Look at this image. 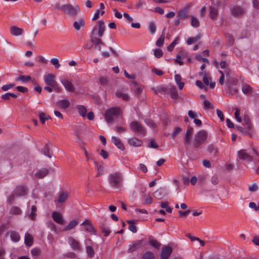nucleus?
<instances>
[{
    "label": "nucleus",
    "mask_w": 259,
    "mask_h": 259,
    "mask_svg": "<svg viewBox=\"0 0 259 259\" xmlns=\"http://www.w3.org/2000/svg\"><path fill=\"white\" fill-rule=\"evenodd\" d=\"M182 131L180 127H176L174 128V131L171 134V138L174 139L180 132Z\"/></svg>",
    "instance_id": "6e6d98bb"
},
{
    "label": "nucleus",
    "mask_w": 259,
    "mask_h": 259,
    "mask_svg": "<svg viewBox=\"0 0 259 259\" xmlns=\"http://www.w3.org/2000/svg\"><path fill=\"white\" fill-rule=\"evenodd\" d=\"M39 117L40 121L41 123H45L46 120L51 119V117L49 115H46L45 113L40 112L39 113Z\"/></svg>",
    "instance_id": "a19ab883"
},
{
    "label": "nucleus",
    "mask_w": 259,
    "mask_h": 259,
    "mask_svg": "<svg viewBox=\"0 0 259 259\" xmlns=\"http://www.w3.org/2000/svg\"><path fill=\"white\" fill-rule=\"evenodd\" d=\"M122 111L120 107H113L108 109L104 113V118L108 123L113 122L114 120L121 115Z\"/></svg>",
    "instance_id": "f03ea898"
},
{
    "label": "nucleus",
    "mask_w": 259,
    "mask_h": 259,
    "mask_svg": "<svg viewBox=\"0 0 259 259\" xmlns=\"http://www.w3.org/2000/svg\"><path fill=\"white\" fill-rule=\"evenodd\" d=\"M33 242V237L29 233L25 234V243L28 246H31Z\"/></svg>",
    "instance_id": "a878e982"
},
{
    "label": "nucleus",
    "mask_w": 259,
    "mask_h": 259,
    "mask_svg": "<svg viewBox=\"0 0 259 259\" xmlns=\"http://www.w3.org/2000/svg\"><path fill=\"white\" fill-rule=\"evenodd\" d=\"M115 95L117 97L121 98L125 101H128L130 99V97L128 96V95L126 93H124L121 90L117 91L115 93Z\"/></svg>",
    "instance_id": "393cba45"
},
{
    "label": "nucleus",
    "mask_w": 259,
    "mask_h": 259,
    "mask_svg": "<svg viewBox=\"0 0 259 259\" xmlns=\"http://www.w3.org/2000/svg\"><path fill=\"white\" fill-rule=\"evenodd\" d=\"M49 173V170L46 168H42L38 169L35 174V176L38 179H42L46 177Z\"/></svg>",
    "instance_id": "aec40b11"
},
{
    "label": "nucleus",
    "mask_w": 259,
    "mask_h": 259,
    "mask_svg": "<svg viewBox=\"0 0 259 259\" xmlns=\"http://www.w3.org/2000/svg\"><path fill=\"white\" fill-rule=\"evenodd\" d=\"M87 252L90 257H93L94 255V251L92 246H88L86 248Z\"/></svg>",
    "instance_id": "4d7b16f0"
},
{
    "label": "nucleus",
    "mask_w": 259,
    "mask_h": 259,
    "mask_svg": "<svg viewBox=\"0 0 259 259\" xmlns=\"http://www.w3.org/2000/svg\"><path fill=\"white\" fill-rule=\"evenodd\" d=\"M237 156L239 159L245 160L247 162H250L253 160L252 157L245 150H241L238 151Z\"/></svg>",
    "instance_id": "0eeeda50"
},
{
    "label": "nucleus",
    "mask_w": 259,
    "mask_h": 259,
    "mask_svg": "<svg viewBox=\"0 0 259 259\" xmlns=\"http://www.w3.org/2000/svg\"><path fill=\"white\" fill-rule=\"evenodd\" d=\"M242 120H243V124L247 129V131H250L251 128V125L249 118L247 116H244Z\"/></svg>",
    "instance_id": "79ce46f5"
},
{
    "label": "nucleus",
    "mask_w": 259,
    "mask_h": 259,
    "mask_svg": "<svg viewBox=\"0 0 259 259\" xmlns=\"http://www.w3.org/2000/svg\"><path fill=\"white\" fill-rule=\"evenodd\" d=\"M128 143L131 146H133L135 147H140L143 144V142L141 140L136 138L129 139L128 140Z\"/></svg>",
    "instance_id": "b1692460"
},
{
    "label": "nucleus",
    "mask_w": 259,
    "mask_h": 259,
    "mask_svg": "<svg viewBox=\"0 0 259 259\" xmlns=\"http://www.w3.org/2000/svg\"><path fill=\"white\" fill-rule=\"evenodd\" d=\"M219 182V177L217 175H214L211 179V182L213 185H217Z\"/></svg>",
    "instance_id": "774afa93"
},
{
    "label": "nucleus",
    "mask_w": 259,
    "mask_h": 259,
    "mask_svg": "<svg viewBox=\"0 0 259 259\" xmlns=\"http://www.w3.org/2000/svg\"><path fill=\"white\" fill-rule=\"evenodd\" d=\"M101 232L103 234L105 237L108 236L110 233L109 227L105 225H102L100 226Z\"/></svg>",
    "instance_id": "f704fd0d"
},
{
    "label": "nucleus",
    "mask_w": 259,
    "mask_h": 259,
    "mask_svg": "<svg viewBox=\"0 0 259 259\" xmlns=\"http://www.w3.org/2000/svg\"><path fill=\"white\" fill-rule=\"evenodd\" d=\"M10 32L13 35L19 36L23 33L24 30L21 28L14 26L11 27Z\"/></svg>",
    "instance_id": "5701e85b"
},
{
    "label": "nucleus",
    "mask_w": 259,
    "mask_h": 259,
    "mask_svg": "<svg viewBox=\"0 0 259 259\" xmlns=\"http://www.w3.org/2000/svg\"><path fill=\"white\" fill-rule=\"evenodd\" d=\"M50 150V144L48 143V144H46L45 147L42 149V152L44 155L48 156L49 158H51V155L50 154L49 152Z\"/></svg>",
    "instance_id": "3c124183"
},
{
    "label": "nucleus",
    "mask_w": 259,
    "mask_h": 259,
    "mask_svg": "<svg viewBox=\"0 0 259 259\" xmlns=\"http://www.w3.org/2000/svg\"><path fill=\"white\" fill-rule=\"evenodd\" d=\"M68 196V193L67 192H65L61 193L59 194L58 202L60 203L64 202L67 199Z\"/></svg>",
    "instance_id": "e433bc0d"
},
{
    "label": "nucleus",
    "mask_w": 259,
    "mask_h": 259,
    "mask_svg": "<svg viewBox=\"0 0 259 259\" xmlns=\"http://www.w3.org/2000/svg\"><path fill=\"white\" fill-rule=\"evenodd\" d=\"M130 126L133 131L139 136H145L146 131L144 127L137 121H132L130 123Z\"/></svg>",
    "instance_id": "39448f33"
},
{
    "label": "nucleus",
    "mask_w": 259,
    "mask_h": 259,
    "mask_svg": "<svg viewBox=\"0 0 259 259\" xmlns=\"http://www.w3.org/2000/svg\"><path fill=\"white\" fill-rule=\"evenodd\" d=\"M27 194V188L24 185H19L15 189V194L17 196H24Z\"/></svg>",
    "instance_id": "dca6fc26"
},
{
    "label": "nucleus",
    "mask_w": 259,
    "mask_h": 259,
    "mask_svg": "<svg viewBox=\"0 0 259 259\" xmlns=\"http://www.w3.org/2000/svg\"><path fill=\"white\" fill-rule=\"evenodd\" d=\"M61 82L67 91L70 92H73L74 91V86L71 81L68 79H64L61 80Z\"/></svg>",
    "instance_id": "2eb2a0df"
},
{
    "label": "nucleus",
    "mask_w": 259,
    "mask_h": 259,
    "mask_svg": "<svg viewBox=\"0 0 259 259\" xmlns=\"http://www.w3.org/2000/svg\"><path fill=\"white\" fill-rule=\"evenodd\" d=\"M142 240H139L137 242H133L132 244L129 245L127 250L128 252H133L140 248L142 245Z\"/></svg>",
    "instance_id": "f8f14e48"
},
{
    "label": "nucleus",
    "mask_w": 259,
    "mask_h": 259,
    "mask_svg": "<svg viewBox=\"0 0 259 259\" xmlns=\"http://www.w3.org/2000/svg\"><path fill=\"white\" fill-rule=\"evenodd\" d=\"M226 37L227 45L230 46H232L234 42V38L233 36L231 34L226 33Z\"/></svg>",
    "instance_id": "c03bdc74"
},
{
    "label": "nucleus",
    "mask_w": 259,
    "mask_h": 259,
    "mask_svg": "<svg viewBox=\"0 0 259 259\" xmlns=\"http://www.w3.org/2000/svg\"><path fill=\"white\" fill-rule=\"evenodd\" d=\"M16 81H20L23 83H26L31 80V77L30 75H19L16 78Z\"/></svg>",
    "instance_id": "c85d7f7f"
},
{
    "label": "nucleus",
    "mask_w": 259,
    "mask_h": 259,
    "mask_svg": "<svg viewBox=\"0 0 259 259\" xmlns=\"http://www.w3.org/2000/svg\"><path fill=\"white\" fill-rule=\"evenodd\" d=\"M172 251V248L169 246H164L160 253L161 259H167L170 255Z\"/></svg>",
    "instance_id": "9d476101"
},
{
    "label": "nucleus",
    "mask_w": 259,
    "mask_h": 259,
    "mask_svg": "<svg viewBox=\"0 0 259 259\" xmlns=\"http://www.w3.org/2000/svg\"><path fill=\"white\" fill-rule=\"evenodd\" d=\"M98 35L99 37H101L104 33L105 30V23L103 20H100L98 22Z\"/></svg>",
    "instance_id": "4be33fe9"
},
{
    "label": "nucleus",
    "mask_w": 259,
    "mask_h": 259,
    "mask_svg": "<svg viewBox=\"0 0 259 259\" xmlns=\"http://www.w3.org/2000/svg\"><path fill=\"white\" fill-rule=\"evenodd\" d=\"M78 224V222L75 220L71 221L68 225L64 228V231H68L73 229Z\"/></svg>",
    "instance_id": "49530a36"
},
{
    "label": "nucleus",
    "mask_w": 259,
    "mask_h": 259,
    "mask_svg": "<svg viewBox=\"0 0 259 259\" xmlns=\"http://www.w3.org/2000/svg\"><path fill=\"white\" fill-rule=\"evenodd\" d=\"M144 121L147 125L150 126L153 130H155V128H156V125L153 121H152L149 119H146Z\"/></svg>",
    "instance_id": "864d4df0"
},
{
    "label": "nucleus",
    "mask_w": 259,
    "mask_h": 259,
    "mask_svg": "<svg viewBox=\"0 0 259 259\" xmlns=\"http://www.w3.org/2000/svg\"><path fill=\"white\" fill-rule=\"evenodd\" d=\"M73 26L76 31H79L80 29L83 28L85 26V21L83 16H80L76 20L74 21L73 23Z\"/></svg>",
    "instance_id": "6e6552de"
},
{
    "label": "nucleus",
    "mask_w": 259,
    "mask_h": 259,
    "mask_svg": "<svg viewBox=\"0 0 259 259\" xmlns=\"http://www.w3.org/2000/svg\"><path fill=\"white\" fill-rule=\"evenodd\" d=\"M97 30V26H95L92 30L91 33V40L93 44L95 45V48L99 51L101 50L102 45H104L103 42L100 38H95L94 37L95 33Z\"/></svg>",
    "instance_id": "423d86ee"
},
{
    "label": "nucleus",
    "mask_w": 259,
    "mask_h": 259,
    "mask_svg": "<svg viewBox=\"0 0 259 259\" xmlns=\"http://www.w3.org/2000/svg\"><path fill=\"white\" fill-rule=\"evenodd\" d=\"M68 241L70 245L71 246L73 249L77 250H80V245L79 244V242L77 240L74 239L72 237H69L68 238Z\"/></svg>",
    "instance_id": "a211bd4d"
},
{
    "label": "nucleus",
    "mask_w": 259,
    "mask_h": 259,
    "mask_svg": "<svg viewBox=\"0 0 259 259\" xmlns=\"http://www.w3.org/2000/svg\"><path fill=\"white\" fill-rule=\"evenodd\" d=\"M31 212L29 214V217L32 220H34L36 215V210L37 208L35 206L32 205L31 207Z\"/></svg>",
    "instance_id": "603ef678"
},
{
    "label": "nucleus",
    "mask_w": 259,
    "mask_h": 259,
    "mask_svg": "<svg viewBox=\"0 0 259 259\" xmlns=\"http://www.w3.org/2000/svg\"><path fill=\"white\" fill-rule=\"evenodd\" d=\"M81 225L84 226L85 231L91 232V233H95V231L94 228L92 223L90 220H85L81 224Z\"/></svg>",
    "instance_id": "ddd939ff"
},
{
    "label": "nucleus",
    "mask_w": 259,
    "mask_h": 259,
    "mask_svg": "<svg viewBox=\"0 0 259 259\" xmlns=\"http://www.w3.org/2000/svg\"><path fill=\"white\" fill-rule=\"evenodd\" d=\"M21 209L16 206H12L10 210V213L12 215H19L21 214Z\"/></svg>",
    "instance_id": "c9c22d12"
},
{
    "label": "nucleus",
    "mask_w": 259,
    "mask_h": 259,
    "mask_svg": "<svg viewBox=\"0 0 259 259\" xmlns=\"http://www.w3.org/2000/svg\"><path fill=\"white\" fill-rule=\"evenodd\" d=\"M154 55L157 58H160L163 55V52L160 49H156L154 50Z\"/></svg>",
    "instance_id": "338daca9"
},
{
    "label": "nucleus",
    "mask_w": 259,
    "mask_h": 259,
    "mask_svg": "<svg viewBox=\"0 0 259 259\" xmlns=\"http://www.w3.org/2000/svg\"><path fill=\"white\" fill-rule=\"evenodd\" d=\"M207 151L210 154H214V155H215L219 152V149L218 147L213 144H211L208 145L207 147Z\"/></svg>",
    "instance_id": "bb28decb"
},
{
    "label": "nucleus",
    "mask_w": 259,
    "mask_h": 259,
    "mask_svg": "<svg viewBox=\"0 0 259 259\" xmlns=\"http://www.w3.org/2000/svg\"><path fill=\"white\" fill-rule=\"evenodd\" d=\"M165 38V28L163 29L162 34L156 41V45L158 47H161L163 45Z\"/></svg>",
    "instance_id": "473e14b6"
},
{
    "label": "nucleus",
    "mask_w": 259,
    "mask_h": 259,
    "mask_svg": "<svg viewBox=\"0 0 259 259\" xmlns=\"http://www.w3.org/2000/svg\"><path fill=\"white\" fill-rule=\"evenodd\" d=\"M126 222L130 224L128 229L129 230L134 233H136L137 231L136 227L135 226L134 224L135 223V220H128L126 221Z\"/></svg>",
    "instance_id": "37998d69"
},
{
    "label": "nucleus",
    "mask_w": 259,
    "mask_h": 259,
    "mask_svg": "<svg viewBox=\"0 0 259 259\" xmlns=\"http://www.w3.org/2000/svg\"><path fill=\"white\" fill-rule=\"evenodd\" d=\"M149 244L156 249H159L161 245L156 240L152 238H149Z\"/></svg>",
    "instance_id": "a18cd8bd"
},
{
    "label": "nucleus",
    "mask_w": 259,
    "mask_h": 259,
    "mask_svg": "<svg viewBox=\"0 0 259 259\" xmlns=\"http://www.w3.org/2000/svg\"><path fill=\"white\" fill-rule=\"evenodd\" d=\"M50 62L53 65H54L56 68H58L60 67V64L57 58H52Z\"/></svg>",
    "instance_id": "e2e57ef3"
},
{
    "label": "nucleus",
    "mask_w": 259,
    "mask_h": 259,
    "mask_svg": "<svg viewBox=\"0 0 259 259\" xmlns=\"http://www.w3.org/2000/svg\"><path fill=\"white\" fill-rule=\"evenodd\" d=\"M153 197L158 200H160L162 198V194L160 190H157L153 194Z\"/></svg>",
    "instance_id": "680f3d73"
},
{
    "label": "nucleus",
    "mask_w": 259,
    "mask_h": 259,
    "mask_svg": "<svg viewBox=\"0 0 259 259\" xmlns=\"http://www.w3.org/2000/svg\"><path fill=\"white\" fill-rule=\"evenodd\" d=\"M55 76L53 74L49 73L44 76V81L48 85L52 87L55 85L57 81L55 80Z\"/></svg>",
    "instance_id": "9b49d317"
},
{
    "label": "nucleus",
    "mask_w": 259,
    "mask_h": 259,
    "mask_svg": "<svg viewBox=\"0 0 259 259\" xmlns=\"http://www.w3.org/2000/svg\"><path fill=\"white\" fill-rule=\"evenodd\" d=\"M193 132V129L192 127L189 126L185 134L184 139L186 149H187V146L190 145L191 140V136Z\"/></svg>",
    "instance_id": "1a4fd4ad"
},
{
    "label": "nucleus",
    "mask_w": 259,
    "mask_h": 259,
    "mask_svg": "<svg viewBox=\"0 0 259 259\" xmlns=\"http://www.w3.org/2000/svg\"><path fill=\"white\" fill-rule=\"evenodd\" d=\"M152 203V198L148 194H145L143 196V203L144 204H151Z\"/></svg>",
    "instance_id": "8fccbe9b"
},
{
    "label": "nucleus",
    "mask_w": 259,
    "mask_h": 259,
    "mask_svg": "<svg viewBox=\"0 0 259 259\" xmlns=\"http://www.w3.org/2000/svg\"><path fill=\"white\" fill-rule=\"evenodd\" d=\"M201 38V34H198L194 37H189L188 38L187 43L188 45H192L193 44L195 43L196 42L198 41L199 40H200Z\"/></svg>",
    "instance_id": "72a5a7b5"
},
{
    "label": "nucleus",
    "mask_w": 259,
    "mask_h": 259,
    "mask_svg": "<svg viewBox=\"0 0 259 259\" xmlns=\"http://www.w3.org/2000/svg\"><path fill=\"white\" fill-rule=\"evenodd\" d=\"M132 84H133L135 86L134 89V92L137 95H140L142 92V88L138 85V82L133 80L132 81Z\"/></svg>",
    "instance_id": "4c0bfd02"
},
{
    "label": "nucleus",
    "mask_w": 259,
    "mask_h": 259,
    "mask_svg": "<svg viewBox=\"0 0 259 259\" xmlns=\"http://www.w3.org/2000/svg\"><path fill=\"white\" fill-rule=\"evenodd\" d=\"M57 105L62 109H66L69 107L70 102L66 99L59 100L56 102Z\"/></svg>",
    "instance_id": "412c9836"
},
{
    "label": "nucleus",
    "mask_w": 259,
    "mask_h": 259,
    "mask_svg": "<svg viewBox=\"0 0 259 259\" xmlns=\"http://www.w3.org/2000/svg\"><path fill=\"white\" fill-rule=\"evenodd\" d=\"M60 9L65 14L72 17L77 15L79 11V8L77 5H72L70 4L63 5Z\"/></svg>",
    "instance_id": "7ed1b4c3"
},
{
    "label": "nucleus",
    "mask_w": 259,
    "mask_h": 259,
    "mask_svg": "<svg viewBox=\"0 0 259 259\" xmlns=\"http://www.w3.org/2000/svg\"><path fill=\"white\" fill-rule=\"evenodd\" d=\"M52 218L57 223L61 225L64 224L63 216L61 213L56 211H54L52 214Z\"/></svg>",
    "instance_id": "f3484780"
},
{
    "label": "nucleus",
    "mask_w": 259,
    "mask_h": 259,
    "mask_svg": "<svg viewBox=\"0 0 259 259\" xmlns=\"http://www.w3.org/2000/svg\"><path fill=\"white\" fill-rule=\"evenodd\" d=\"M15 85L14 83L5 84L1 87V89L3 91H7L14 87Z\"/></svg>",
    "instance_id": "052dcab7"
},
{
    "label": "nucleus",
    "mask_w": 259,
    "mask_h": 259,
    "mask_svg": "<svg viewBox=\"0 0 259 259\" xmlns=\"http://www.w3.org/2000/svg\"><path fill=\"white\" fill-rule=\"evenodd\" d=\"M191 18V25L194 27H198L199 26V20L193 16H190Z\"/></svg>",
    "instance_id": "5fc2aeb1"
},
{
    "label": "nucleus",
    "mask_w": 259,
    "mask_h": 259,
    "mask_svg": "<svg viewBox=\"0 0 259 259\" xmlns=\"http://www.w3.org/2000/svg\"><path fill=\"white\" fill-rule=\"evenodd\" d=\"M207 132L201 130L198 132L194 138L193 144L195 148H198L204 143L207 138Z\"/></svg>",
    "instance_id": "20e7f679"
},
{
    "label": "nucleus",
    "mask_w": 259,
    "mask_h": 259,
    "mask_svg": "<svg viewBox=\"0 0 259 259\" xmlns=\"http://www.w3.org/2000/svg\"><path fill=\"white\" fill-rule=\"evenodd\" d=\"M252 88L247 83H243L242 85V92L246 95H248L252 92Z\"/></svg>",
    "instance_id": "2f4dec72"
},
{
    "label": "nucleus",
    "mask_w": 259,
    "mask_h": 259,
    "mask_svg": "<svg viewBox=\"0 0 259 259\" xmlns=\"http://www.w3.org/2000/svg\"><path fill=\"white\" fill-rule=\"evenodd\" d=\"M111 141L119 149L121 150H124L125 149L124 146L118 137L115 136L112 137Z\"/></svg>",
    "instance_id": "6ab92c4d"
},
{
    "label": "nucleus",
    "mask_w": 259,
    "mask_h": 259,
    "mask_svg": "<svg viewBox=\"0 0 259 259\" xmlns=\"http://www.w3.org/2000/svg\"><path fill=\"white\" fill-rule=\"evenodd\" d=\"M231 13L235 16H239L244 14V9L238 6H235L231 9Z\"/></svg>",
    "instance_id": "4468645a"
},
{
    "label": "nucleus",
    "mask_w": 259,
    "mask_h": 259,
    "mask_svg": "<svg viewBox=\"0 0 259 259\" xmlns=\"http://www.w3.org/2000/svg\"><path fill=\"white\" fill-rule=\"evenodd\" d=\"M189 7H187L183 10H180L178 12V15L182 19L186 18L188 16V11Z\"/></svg>",
    "instance_id": "7c9ffc66"
},
{
    "label": "nucleus",
    "mask_w": 259,
    "mask_h": 259,
    "mask_svg": "<svg viewBox=\"0 0 259 259\" xmlns=\"http://www.w3.org/2000/svg\"><path fill=\"white\" fill-rule=\"evenodd\" d=\"M10 237L11 239L15 242L18 241L20 239V236L19 233L15 231H11Z\"/></svg>",
    "instance_id": "58836bf2"
},
{
    "label": "nucleus",
    "mask_w": 259,
    "mask_h": 259,
    "mask_svg": "<svg viewBox=\"0 0 259 259\" xmlns=\"http://www.w3.org/2000/svg\"><path fill=\"white\" fill-rule=\"evenodd\" d=\"M143 259H154L155 255L154 253L150 251L145 252L142 255Z\"/></svg>",
    "instance_id": "de8ad7c7"
},
{
    "label": "nucleus",
    "mask_w": 259,
    "mask_h": 259,
    "mask_svg": "<svg viewBox=\"0 0 259 259\" xmlns=\"http://www.w3.org/2000/svg\"><path fill=\"white\" fill-rule=\"evenodd\" d=\"M149 144L148 146L149 147L154 148V149H157L158 148V145L155 142V141L154 139H149Z\"/></svg>",
    "instance_id": "bf43d9fd"
},
{
    "label": "nucleus",
    "mask_w": 259,
    "mask_h": 259,
    "mask_svg": "<svg viewBox=\"0 0 259 259\" xmlns=\"http://www.w3.org/2000/svg\"><path fill=\"white\" fill-rule=\"evenodd\" d=\"M210 14L209 15L212 20L217 18L218 14V10L214 7L210 6L209 7Z\"/></svg>",
    "instance_id": "cd10ccee"
},
{
    "label": "nucleus",
    "mask_w": 259,
    "mask_h": 259,
    "mask_svg": "<svg viewBox=\"0 0 259 259\" xmlns=\"http://www.w3.org/2000/svg\"><path fill=\"white\" fill-rule=\"evenodd\" d=\"M203 105L205 109H213V106L208 100H205L203 102Z\"/></svg>",
    "instance_id": "0e129e2a"
},
{
    "label": "nucleus",
    "mask_w": 259,
    "mask_h": 259,
    "mask_svg": "<svg viewBox=\"0 0 259 259\" xmlns=\"http://www.w3.org/2000/svg\"><path fill=\"white\" fill-rule=\"evenodd\" d=\"M240 109L239 108H236L235 112V117L239 122H241L242 121V118L240 116Z\"/></svg>",
    "instance_id": "13d9d810"
},
{
    "label": "nucleus",
    "mask_w": 259,
    "mask_h": 259,
    "mask_svg": "<svg viewBox=\"0 0 259 259\" xmlns=\"http://www.w3.org/2000/svg\"><path fill=\"white\" fill-rule=\"evenodd\" d=\"M148 30L151 34H154L156 32V26L154 22L151 21L149 22L148 25Z\"/></svg>",
    "instance_id": "09e8293b"
},
{
    "label": "nucleus",
    "mask_w": 259,
    "mask_h": 259,
    "mask_svg": "<svg viewBox=\"0 0 259 259\" xmlns=\"http://www.w3.org/2000/svg\"><path fill=\"white\" fill-rule=\"evenodd\" d=\"M108 181L111 187L114 188H119L121 187L123 179L120 172L115 171L109 175Z\"/></svg>",
    "instance_id": "f257e3e1"
},
{
    "label": "nucleus",
    "mask_w": 259,
    "mask_h": 259,
    "mask_svg": "<svg viewBox=\"0 0 259 259\" xmlns=\"http://www.w3.org/2000/svg\"><path fill=\"white\" fill-rule=\"evenodd\" d=\"M175 79L176 83L180 90H182L184 88V83L181 81L182 77L179 74H176L175 75Z\"/></svg>",
    "instance_id": "c756f323"
},
{
    "label": "nucleus",
    "mask_w": 259,
    "mask_h": 259,
    "mask_svg": "<svg viewBox=\"0 0 259 259\" xmlns=\"http://www.w3.org/2000/svg\"><path fill=\"white\" fill-rule=\"evenodd\" d=\"M31 254L33 256H37L40 254L41 251L38 248H33L31 251Z\"/></svg>",
    "instance_id": "69168bd1"
},
{
    "label": "nucleus",
    "mask_w": 259,
    "mask_h": 259,
    "mask_svg": "<svg viewBox=\"0 0 259 259\" xmlns=\"http://www.w3.org/2000/svg\"><path fill=\"white\" fill-rule=\"evenodd\" d=\"M76 109L78 110L79 114L82 116L85 117L87 115L86 108L83 105H78L76 106Z\"/></svg>",
    "instance_id": "ea45409f"
}]
</instances>
